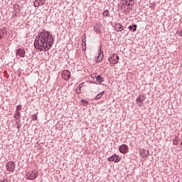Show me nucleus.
I'll return each mask as SVG.
<instances>
[{
    "label": "nucleus",
    "instance_id": "nucleus-24",
    "mask_svg": "<svg viewBox=\"0 0 182 182\" xmlns=\"http://www.w3.org/2000/svg\"><path fill=\"white\" fill-rule=\"evenodd\" d=\"M102 97L100 96V94H98L96 97H95V100H99V99H101Z\"/></svg>",
    "mask_w": 182,
    "mask_h": 182
},
{
    "label": "nucleus",
    "instance_id": "nucleus-13",
    "mask_svg": "<svg viewBox=\"0 0 182 182\" xmlns=\"http://www.w3.org/2000/svg\"><path fill=\"white\" fill-rule=\"evenodd\" d=\"M45 4L44 0H36L34 1V6L35 8H39V6H42Z\"/></svg>",
    "mask_w": 182,
    "mask_h": 182
},
{
    "label": "nucleus",
    "instance_id": "nucleus-23",
    "mask_svg": "<svg viewBox=\"0 0 182 182\" xmlns=\"http://www.w3.org/2000/svg\"><path fill=\"white\" fill-rule=\"evenodd\" d=\"M21 109H22V107H21V105H18V106L16 107V112H19V110H21Z\"/></svg>",
    "mask_w": 182,
    "mask_h": 182
},
{
    "label": "nucleus",
    "instance_id": "nucleus-22",
    "mask_svg": "<svg viewBox=\"0 0 182 182\" xmlns=\"http://www.w3.org/2000/svg\"><path fill=\"white\" fill-rule=\"evenodd\" d=\"M21 116V112L19 111H16L15 114H14V119H16V120H18V119H19Z\"/></svg>",
    "mask_w": 182,
    "mask_h": 182
},
{
    "label": "nucleus",
    "instance_id": "nucleus-6",
    "mask_svg": "<svg viewBox=\"0 0 182 182\" xmlns=\"http://www.w3.org/2000/svg\"><path fill=\"white\" fill-rule=\"evenodd\" d=\"M15 167H16V165H15V163H14V161H9L6 164V168L7 171H10V172L14 171L15 170Z\"/></svg>",
    "mask_w": 182,
    "mask_h": 182
},
{
    "label": "nucleus",
    "instance_id": "nucleus-11",
    "mask_svg": "<svg viewBox=\"0 0 182 182\" xmlns=\"http://www.w3.org/2000/svg\"><path fill=\"white\" fill-rule=\"evenodd\" d=\"M114 28V31L117 32H122L123 29H124V27H123L120 23H116Z\"/></svg>",
    "mask_w": 182,
    "mask_h": 182
},
{
    "label": "nucleus",
    "instance_id": "nucleus-19",
    "mask_svg": "<svg viewBox=\"0 0 182 182\" xmlns=\"http://www.w3.org/2000/svg\"><path fill=\"white\" fill-rule=\"evenodd\" d=\"M102 16H104V18H107L110 16V12L109 11V10H105L102 13Z\"/></svg>",
    "mask_w": 182,
    "mask_h": 182
},
{
    "label": "nucleus",
    "instance_id": "nucleus-12",
    "mask_svg": "<svg viewBox=\"0 0 182 182\" xmlns=\"http://www.w3.org/2000/svg\"><path fill=\"white\" fill-rule=\"evenodd\" d=\"M145 99L146 98L143 95H139L136 98V102H137L138 106H139V107H141V105H143V102H144Z\"/></svg>",
    "mask_w": 182,
    "mask_h": 182
},
{
    "label": "nucleus",
    "instance_id": "nucleus-2",
    "mask_svg": "<svg viewBox=\"0 0 182 182\" xmlns=\"http://www.w3.org/2000/svg\"><path fill=\"white\" fill-rule=\"evenodd\" d=\"M120 4L122 5V6H124V8L126 9H129V6H134V1H133V0H121Z\"/></svg>",
    "mask_w": 182,
    "mask_h": 182
},
{
    "label": "nucleus",
    "instance_id": "nucleus-27",
    "mask_svg": "<svg viewBox=\"0 0 182 182\" xmlns=\"http://www.w3.org/2000/svg\"><path fill=\"white\" fill-rule=\"evenodd\" d=\"M81 103H83V105H87V101H85V100H82Z\"/></svg>",
    "mask_w": 182,
    "mask_h": 182
},
{
    "label": "nucleus",
    "instance_id": "nucleus-30",
    "mask_svg": "<svg viewBox=\"0 0 182 182\" xmlns=\"http://www.w3.org/2000/svg\"><path fill=\"white\" fill-rule=\"evenodd\" d=\"M181 146H182V141L181 142Z\"/></svg>",
    "mask_w": 182,
    "mask_h": 182
},
{
    "label": "nucleus",
    "instance_id": "nucleus-18",
    "mask_svg": "<svg viewBox=\"0 0 182 182\" xmlns=\"http://www.w3.org/2000/svg\"><path fill=\"white\" fill-rule=\"evenodd\" d=\"M96 80L97 82H98V83H102V82H105V78H103L102 75H97L96 77Z\"/></svg>",
    "mask_w": 182,
    "mask_h": 182
},
{
    "label": "nucleus",
    "instance_id": "nucleus-20",
    "mask_svg": "<svg viewBox=\"0 0 182 182\" xmlns=\"http://www.w3.org/2000/svg\"><path fill=\"white\" fill-rule=\"evenodd\" d=\"M128 28L133 31V32H136L137 31V25L134 24L132 26H129Z\"/></svg>",
    "mask_w": 182,
    "mask_h": 182
},
{
    "label": "nucleus",
    "instance_id": "nucleus-4",
    "mask_svg": "<svg viewBox=\"0 0 182 182\" xmlns=\"http://www.w3.org/2000/svg\"><path fill=\"white\" fill-rule=\"evenodd\" d=\"M121 160L122 159L120 156L116 154L107 159V161H109V163L112 161H114V163H119Z\"/></svg>",
    "mask_w": 182,
    "mask_h": 182
},
{
    "label": "nucleus",
    "instance_id": "nucleus-15",
    "mask_svg": "<svg viewBox=\"0 0 182 182\" xmlns=\"http://www.w3.org/2000/svg\"><path fill=\"white\" fill-rule=\"evenodd\" d=\"M84 85L85 84L82 82L77 87L76 93H77V95H80V93H82V87H83Z\"/></svg>",
    "mask_w": 182,
    "mask_h": 182
},
{
    "label": "nucleus",
    "instance_id": "nucleus-14",
    "mask_svg": "<svg viewBox=\"0 0 182 182\" xmlns=\"http://www.w3.org/2000/svg\"><path fill=\"white\" fill-rule=\"evenodd\" d=\"M94 31L97 34L101 33H102V27L100 26V24H96L94 26Z\"/></svg>",
    "mask_w": 182,
    "mask_h": 182
},
{
    "label": "nucleus",
    "instance_id": "nucleus-26",
    "mask_svg": "<svg viewBox=\"0 0 182 182\" xmlns=\"http://www.w3.org/2000/svg\"><path fill=\"white\" fill-rule=\"evenodd\" d=\"M32 120H38V116L34 115L32 118Z\"/></svg>",
    "mask_w": 182,
    "mask_h": 182
},
{
    "label": "nucleus",
    "instance_id": "nucleus-16",
    "mask_svg": "<svg viewBox=\"0 0 182 182\" xmlns=\"http://www.w3.org/2000/svg\"><path fill=\"white\" fill-rule=\"evenodd\" d=\"M4 35H6V28H2L0 29V39H2Z\"/></svg>",
    "mask_w": 182,
    "mask_h": 182
},
{
    "label": "nucleus",
    "instance_id": "nucleus-7",
    "mask_svg": "<svg viewBox=\"0 0 182 182\" xmlns=\"http://www.w3.org/2000/svg\"><path fill=\"white\" fill-rule=\"evenodd\" d=\"M119 153L122 154H127V153L129 151V146L127 144H122L119 147Z\"/></svg>",
    "mask_w": 182,
    "mask_h": 182
},
{
    "label": "nucleus",
    "instance_id": "nucleus-31",
    "mask_svg": "<svg viewBox=\"0 0 182 182\" xmlns=\"http://www.w3.org/2000/svg\"><path fill=\"white\" fill-rule=\"evenodd\" d=\"M17 129H19V127H17Z\"/></svg>",
    "mask_w": 182,
    "mask_h": 182
},
{
    "label": "nucleus",
    "instance_id": "nucleus-5",
    "mask_svg": "<svg viewBox=\"0 0 182 182\" xmlns=\"http://www.w3.org/2000/svg\"><path fill=\"white\" fill-rule=\"evenodd\" d=\"M119 55L117 54H112L109 57V62H110L112 65H116V63H119Z\"/></svg>",
    "mask_w": 182,
    "mask_h": 182
},
{
    "label": "nucleus",
    "instance_id": "nucleus-3",
    "mask_svg": "<svg viewBox=\"0 0 182 182\" xmlns=\"http://www.w3.org/2000/svg\"><path fill=\"white\" fill-rule=\"evenodd\" d=\"M39 173L36 171H29L26 173V177L28 180H35Z\"/></svg>",
    "mask_w": 182,
    "mask_h": 182
},
{
    "label": "nucleus",
    "instance_id": "nucleus-10",
    "mask_svg": "<svg viewBox=\"0 0 182 182\" xmlns=\"http://www.w3.org/2000/svg\"><path fill=\"white\" fill-rule=\"evenodd\" d=\"M26 54V52L22 48L18 49L16 53V56H20V58H25Z\"/></svg>",
    "mask_w": 182,
    "mask_h": 182
},
{
    "label": "nucleus",
    "instance_id": "nucleus-1",
    "mask_svg": "<svg viewBox=\"0 0 182 182\" xmlns=\"http://www.w3.org/2000/svg\"><path fill=\"white\" fill-rule=\"evenodd\" d=\"M54 43L55 38H53V36L49 31L43 30L38 32L34 41V47L36 50L48 52L53 46Z\"/></svg>",
    "mask_w": 182,
    "mask_h": 182
},
{
    "label": "nucleus",
    "instance_id": "nucleus-28",
    "mask_svg": "<svg viewBox=\"0 0 182 182\" xmlns=\"http://www.w3.org/2000/svg\"><path fill=\"white\" fill-rule=\"evenodd\" d=\"M178 35H179V36H182V31H177Z\"/></svg>",
    "mask_w": 182,
    "mask_h": 182
},
{
    "label": "nucleus",
    "instance_id": "nucleus-8",
    "mask_svg": "<svg viewBox=\"0 0 182 182\" xmlns=\"http://www.w3.org/2000/svg\"><path fill=\"white\" fill-rule=\"evenodd\" d=\"M61 76L65 80H69L70 79V71L65 70L61 73Z\"/></svg>",
    "mask_w": 182,
    "mask_h": 182
},
{
    "label": "nucleus",
    "instance_id": "nucleus-9",
    "mask_svg": "<svg viewBox=\"0 0 182 182\" xmlns=\"http://www.w3.org/2000/svg\"><path fill=\"white\" fill-rule=\"evenodd\" d=\"M140 153V156H141V157H143V159H147V157H149V154L150 153V151L149 150H146V149H141L139 151Z\"/></svg>",
    "mask_w": 182,
    "mask_h": 182
},
{
    "label": "nucleus",
    "instance_id": "nucleus-21",
    "mask_svg": "<svg viewBox=\"0 0 182 182\" xmlns=\"http://www.w3.org/2000/svg\"><path fill=\"white\" fill-rule=\"evenodd\" d=\"M82 38H82V46H85V50L86 49V34H83Z\"/></svg>",
    "mask_w": 182,
    "mask_h": 182
},
{
    "label": "nucleus",
    "instance_id": "nucleus-17",
    "mask_svg": "<svg viewBox=\"0 0 182 182\" xmlns=\"http://www.w3.org/2000/svg\"><path fill=\"white\" fill-rule=\"evenodd\" d=\"M99 55L97 58V62H102V60H103V54H102V51H100L99 53Z\"/></svg>",
    "mask_w": 182,
    "mask_h": 182
},
{
    "label": "nucleus",
    "instance_id": "nucleus-25",
    "mask_svg": "<svg viewBox=\"0 0 182 182\" xmlns=\"http://www.w3.org/2000/svg\"><path fill=\"white\" fill-rule=\"evenodd\" d=\"M173 143L175 146H177V144H178V141L175 139Z\"/></svg>",
    "mask_w": 182,
    "mask_h": 182
},
{
    "label": "nucleus",
    "instance_id": "nucleus-29",
    "mask_svg": "<svg viewBox=\"0 0 182 182\" xmlns=\"http://www.w3.org/2000/svg\"><path fill=\"white\" fill-rule=\"evenodd\" d=\"M99 94H100V96L102 97V96H103V95L105 94V91H102V92H100Z\"/></svg>",
    "mask_w": 182,
    "mask_h": 182
}]
</instances>
